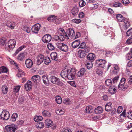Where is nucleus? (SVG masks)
<instances>
[{
  "instance_id": "49",
  "label": "nucleus",
  "mask_w": 132,
  "mask_h": 132,
  "mask_svg": "<svg viewBox=\"0 0 132 132\" xmlns=\"http://www.w3.org/2000/svg\"><path fill=\"white\" fill-rule=\"evenodd\" d=\"M51 62L50 59L49 57H46L44 59V62L46 64H48Z\"/></svg>"
},
{
  "instance_id": "44",
  "label": "nucleus",
  "mask_w": 132,
  "mask_h": 132,
  "mask_svg": "<svg viewBox=\"0 0 132 132\" xmlns=\"http://www.w3.org/2000/svg\"><path fill=\"white\" fill-rule=\"evenodd\" d=\"M47 47L48 49L50 50H53L55 48L54 45L51 43H48L47 45Z\"/></svg>"
},
{
  "instance_id": "32",
  "label": "nucleus",
  "mask_w": 132,
  "mask_h": 132,
  "mask_svg": "<svg viewBox=\"0 0 132 132\" xmlns=\"http://www.w3.org/2000/svg\"><path fill=\"white\" fill-rule=\"evenodd\" d=\"M112 103L109 102L107 103L105 105V109L107 111H109L111 109Z\"/></svg>"
},
{
  "instance_id": "26",
  "label": "nucleus",
  "mask_w": 132,
  "mask_h": 132,
  "mask_svg": "<svg viewBox=\"0 0 132 132\" xmlns=\"http://www.w3.org/2000/svg\"><path fill=\"white\" fill-rule=\"evenodd\" d=\"M86 71L85 69L83 68L80 69V71L77 73L78 77H80L83 76Z\"/></svg>"
},
{
  "instance_id": "46",
  "label": "nucleus",
  "mask_w": 132,
  "mask_h": 132,
  "mask_svg": "<svg viewBox=\"0 0 132 132\" xmlns=\"http://www.w3.org/2000/svg\"><path fill=\"white\" fill-rule=\"evenodd\" d=\"M105 83L107 86H110L112 84V82L111 80L110 79H108L105 81Z\"/></svg>"
},
{
  "instance_id": "33",
  "label": "nucleus",
  "mask_w": 132,
  "mask_h": 132,
  "mask_svg": "<svg viewBox=\"0 0 132 132\" xmlns=\"http://www.w3.org/2000/svg\"><path fill=\"white\" fill-rule=\"evenodd\" d=\"M24 53H20L18 56L17 59L18 61H22L24 58Z\"/></svg>"
},
{
  "instance_id": "2",
  "label": "nucleus",
  "mask_w": 132,
  "mask_h": 132,
  "mask_svg": "<svg viewBox=\"0 0 132 132\" xmlns=\"http://www.w3.org/2000/svg\"><path fill=\"white\" fill-rule=\"evenodd\" d=\"M16 43V42L15 40L11 39L9 40L6 43L5 47L11 51L14 48ZM9 51H10L9 50Z\"/></svg>"
},
{
  "instance_id": "13",
  "label": "nucleus",
  "mask_w": 132,
  "mask_h": 132,
  "mask_svg": "<svg viewBox=\"0 0 132 132\" xmlns=\"http://www.w3.org/2000/svg\"><path fill=\"white\" fill-rule=\"evenodd\" d=\"M25 64L26 67L28 68H31L33 65V62L30 59H27L25 61Z\"/></svg>"
},
{
  "instance_id": "51",
  "label": "nucleus",
  "mask_w": 132,
  "mask_h": 132,
  "mask_svg": "<svg viewBox=\"0 0 132 132\" xmlns=\"http://www.w3.org/2000/svg\"><path fill=\"white\" fill-rule=\"evenodd\" d=\"M6 39L5 38H2L0 39V44L2 45L4 44Z\"/></svg>"
},
{
  "instance_id": "41",
  "label": "nucleus",
  "mask_w": 132,
  "mask_h": 132,
  "mask_svg": "<svg viewBox=\"0 0 132 132\" xmlns=\"http://www.w3.org/2000/svg\"><path fill=\"white\" fill-rule=\"evenodd\" d=\"M43 116L45 117H50L51 115V113L47 110H44L42 112Z\"/></svg>"
},
{
  "instance_id": "62",
  "label": "nucleus",
  "mask_w": 132,
  "mask_h": 132,
  "mask_svg": "<svg viewBox=\"0 0 132 132\" xmlns=\"http://www.w3.org/2000/svg\"><path fill=\"white\" fill-rule=\"evenodd\" d=\"M127 66L129 67H132V60L129 61L127 64Z\"/></svg>"
},
{
  "instance_id": "28",
  "label": "nucleus",
  "mask_w": 132,
  "mask_h": 132,
  "mask_svg": "<svg viewBox=\"0 0 132 132\" xmlns=\"http://www.w3.org/2000/svg\"><path fill=\"white\" fill-rule=\"evenodd\" d=\"M51 58L53 60L57 61L58 60L57 54L56 52H54L50 54Z\"/></svg>"
},
{
  "instance_id": "36",
  "label": "nucleus",
  "mask_w": 132,
  "mask_h": 132,
  "mask_svg": "<svg viewBox=\"0 0 132 132\" xmlns=\"http://www.w3.org/2000/svg\"><path fill=\"white\" fill-rule=\"evenodd\" d=\"M8 71L7 69L4 66H2L0 67V74L2 73H6Z\"/></svg>"
},
{
  "instance_id": "39",
  "label": "nucleus",
  "mask_w": 132,
  "mask_h": 132,
  "mask_svg": "<svg viewBox=\"0 0 132 132\" xmlns=\"http://www.w3.org/2000/svg\"><path fill=\"white\" fill-rule=\"evenodd\" d=\"M43 119V118L41 116H36L34 117V120L36 122H38L41 121Z\"/></svg>"
},
{
  "instance_id": "23",
  "label": "nucleus",
  "mask_w": 132,
  "mask_h": 132,
  "mask_svg": "<svg viewBox=\"0 0 132 132\" xmlns=\"http://www.w3.org/2000/svg\"><path fill=\"white\" fill-rule=\"evenodd\" d=\"M79 11L78 8L76 6L73 7L71 11V13L74 16L78 14Z\"/></svg>"
},
{
  "instance_id": "9",
  "label": "nucleus",
  "mask_w": 132,
  "mask_h": 132,
  "mask_svg": "<svg viewBox=\"0 0 132 132\" xmlns=\"http://www.w3.org/2000/svg\"><path fill=\"white\" fill-rule=\"evenodd\" d=\"M51 35L49 34H46L43 36L42 40L44 43H47L51 41Z\"/></svg>"
},
{
  "instance_id": "5",
  "label": "nucleus",
  "mask_w": 132,
  "mask_h": 132,
  "mask_svg": "<svg viewBox=\"0 0 132 132\" xmlns=\"http://www.w3.org/2000/svg\"><path fill=\"white\" fill-rule=\"evenodd\" d=\"M106 63V61L105 60L100 59L96 60L95 64L97 67H100L103 68L105 67Z\"/></svg>"
},
{
  "instance_id": "37",
  "label": "nucleus",
  "mask_w": 132,
  "mask_h": 132,
  "mask_svg": "<svg viewBox=\"0 0 132 132\" xmlns=\"http://www.w3.org/2000/svg\"><path fill=\"white\" fill-rule=\"evenodd\" d=\"M2 93L4 94H6L8 91V88L7 87L5 86H3L2 87Z\"/></svg>"
},
{
  "instance_id": "59",
  "label": "nucleus",
  "mask_w": 132,
  "mask_h": 132,
  "mask_svg": "<svg viewBox=\"0 0 132 132\" xmlns=\"http://www.w3.org/2000/svg\"><path fill=\"white\" fill-rule=\"evenodd\" d=\"M122 107L121 106H119L117 109V113H120L122 111Z\"/></svg>"
},
{
  "instance_id": "12",
  "label": "nucleus",
  "mask_w": 132,
  "mask_h": 132,
  "mask_svg": "<svg viewBox=\"0 0 132 132\" xmlns=\"http://www.w3.org/2000/svg\"><path fill=\"white\" fill-rule=\"evenodd\" d=\"M44 58V56L43 55L40 54L38 55L36 58L37 64L38 65H40L43 61Z\"/></svg>"
},
{
  "instance_id": "61",
  "label": "nucleus",
  "mask_w": 132,
  "mask_h": 132,
  "mask_svg": "<svg viewBox=\"0 0 132 132\" xmlns=\"http://www.w3.org/2000/svg\"><path fill=\"white\" fill-rule=\"evenodd\" d=\"M122 2L123 4H127L129 3V0H122Z\"/></svg>"
},
{
  "instance_id": "8",
  "label": "nucleus",
  "mask_w": 132,
  "mask_h": 132,
  "mask_svg": "<svg viewBox=\"0 0 132 132\" xmlns=\"http://www.w3.org/2000/svg\"><path fill=\"white\" fill-rule=\"evenodd\" d=\"M41 27V25L39 23L33 25L31 28L32 31L34 33L37 34L38 32Z\"/></svg>"
},
{
  "instance_id": "35",
  "label": "nucleus",
  "mask_w": 132,
  "mask_h": 132,
  "mask_svg": "<svg viewBox=\"0 0 132 132\" xmlns=\"http://www.w3.org/2000/svg\"><path fill=\"white\" fill-rule=\"evenodd\" d=\"M123 22L125 23V27L126 29H127L128 28L130 27V24L128 20V19H125Z\"/></svg>"
},
{
  "instance_id": "19",
  "label": "nucleus",
  "mask_w": 132,
  "mask_h": 132,
  "mask_svg": "<svg viewBox=\"0 0 132 132\" xmlns=\"http://www.w3.org/2000/svg\"><path fill=\"white\" fill-rule=\"evenodd\" d=\"M95 57V55L92 53H89L87 56V59L91 62L94 60Z\"/></svg>"
},
{
  "instance_id": "27",
  "label": "nucleus",
  "mask_w": 132,
  "mask_h": 132,
  "mask_svg": "<svg viewBox=\"0 0 132 132\" xmlns=\"http://www.w3.org/2000/svg\"><path fill=\"white\" fill-rule=\"evenodd\" d=\"M109 92L110 94H113L116 92V89L114 85L110 86L109 89Z\"/></svg>"
},
{
  "instance_id": "56",
  "label": "nucleus",
  "mask_w": 132,
  "mask_h": 132,
  "mask_svg": "<svg viewBox=\"0 0 132 132\" xmlns=\"http://www.w3.org/2000/svg\"><path fill=\"white\" fill-rule=\"evenodd\" d=\"M44 127L43 123L42 122H40L37 126V128L39 129L43 128Z\"/></svg>"
},
{
  "instance_id": "52",
  "label": "nucleus",
  "mask_w": 132,
  "mask_h": 132,
  "mask_svg": "<svg viewBox=\"0 0 132 132\" xmlns=\"http://www.w3.org/2000/svg\"><path fill=\"white\" fill-rule=\"evenodd\" d=\"M113 6L115 7H122V6L121 3L119 2H116L113 5Z\"/></svg>"
},
{
  "instance_id": "45",
  "label": "nucleus",
  "mask_w": 132,
  "mask_h": 132,
  "mask_svg": "<svg viewBox=\"0 0 132 132\" xmlns=\"http://www.w3.org/2000/svg\"><path fill=\"white\" fill-rule=\"evenodd\" d=\"M20 87V86L19 85L15 86L13 89V92L14 93L18 92L19 90Z\"/></svg>"
},
{
  "instance_id": "40",
  "label": "nucleus",
  "mask_w": 132,
  "mask_h": 132,
  "mask_svg": "<svg viewBox=\"0 0 132 132\" xmlns=\"http://www.w3.org/2000/svg\"><path fill=\"white\" fill-rule=\"evenodd\" d=\"M55 100L56 102L59 104H60L62 103V99L61 98L60 96H57L55 98Z\"/></svg>"
},
{
  "instance_id": "11",
  "label": "nucleus",
  "mask_w": 132,
  "mask_h": 132,
  "mask_svg": "<svg viewBox=\"0 0 132 132\" xmlns=\"http://www.w3.org/2000/svg\"><path fill=\"white\" fill-rule=\"evenodd\" d=\"M75 34L74 31L72 28H70L69 29L67 30V39H69V38L68 37V35L69 37L73 38L74 37Z\"/></svg>"
},
{
  "instance_id": "48",
  "label": "nucleus",
  "mask_w": 132,
  "mask_h": 132,
  "mask_svg": "<svg viewBox=\"0 0 132 132\" xmlns=\"http://www.w3.org/2000/svg\"><path fill=\"white\" fill-rule=\"evenodd\" d=\"M85 4V2L83 0H81L79 2V6L81 7L84 6Z\"/></svg>"
},
{
  "instance_id": "7",
  "label": "nucleus",
  "mask_w": 132,
  "mask_h": 132,
  "mask_svg": "<svg viewBox=\"0 0 132 132\" xmlns=\"http://www.w3.org/2000/svg\"><path fill=\"white\" fill-rule=\"evenodd\" d=\"M132 34V28L129 29L127 32L126 35L129 36ZM127 44L129 45L132 43V35L131 36L129 37L126 42Z\"/></svg>"
},
{
  "instance_id": "64",
  "label": "nucleus",
  "mask_w": 132,
  "mask_h": 132,
  "mask_svg": "<svg viewBox=\"0 0 132 132\" xmlns=\"http://www.w3.org/2000/svg\"><path fill=\"white\" fill-rule=\"evenodd\" d=\"M26 31L27 32L29 33L30 32V28L28 27H26Z\"/></svg>"
},
{
  "instance_id": "57",
  "label": "nucleus",
  "mask_w": 132,
  "mask_h": 132,
  "mask_svg": "<svg viewBox=\"0 0 132 132\" xmlns=\"http://www.w3.org/2000/svg\"><path fill=\"white\" fill-rule=\"evenodd\" d=\"M68 82L70 84L71 86L73 87H76V85L75 82L73 81H68Z\"/></svg>"
},
{
  "instance_id": "16",
  "label": "nucleus",
  "mask_w": 132,
  "mask_h": 132,
  "mask_svg": "<svg viewBox=\"0 0 132 132\" xmlns=\"http://www.w3.org/2000/svg\"><path fill=\"white\" fill-rule=\"evenodd\" d=\"M25 88L27 91H29L32 88V82L31 81H29L25 84L24 85Z\"/></svg>"
},
{
  "instance_id": "55",
  "label": "nucleus",
  "mask_w": 132,
  "mask_h": 132,
  "mask_svg": "<svg viewBox=\"0 0 132 132\" xmlns=\"http://www.w3.org/2000/svg\"><path fill=\"white\" fill-rule=\"evenodd\" d=\"M132 58V54L128 53L126 56V58L127 60H129L130 59Z\"/></svg>"
},
{
  "instance_id": "38",
  "label": "nucleus",
  "mask_w": 132,
  "mask_h": 132,
  "mask_svg": "<svg viewBox=\"0 0 132 132\" xmlns=\"http://www.w3.org/2000/svg\"><path fill=\"white\" fill-rule=\"evenodd\" d=\"M56 113L59 115L63 114L64 113V111L62 109H57L55 111Z\"/></svg>"
},
{
  "instance_id": "17",
  "label": "nucleus",
  "mask_w": 132,
  "mask_h": 132,
  "mask_svg": "<svg viewBox=\"0 0 132 132\" xmlns=\"http://www.w3.org/2000/svg\"><path fill=\"white\" fill-rule=\"evenodd\" d=\"M50 79L52 82L56 84H59L60 80L58 78L55 76H51L50 77Z\"/></svg>"
},
{
  "instance_id": "60",
  "label": "nucleus",
  "mask_w": 132,
  "mask_h": 132,
  "mask_svg": "<svg viewBox=\"0 0 132 132\" xmlns=\"http://www.w3.org/2000/svg\"><path fill=\"white\" fill-rule=\"evenodd\" d=\"M86 45V44L85 42H82L80 44L79 48H84L85 47Z\"/></svg>"
},
{
  "instance_id": "63",
  "label": "nucleus",
  "mask_w": 132,
  "mask_h": 132,
  "mask_svg": "<svg viewBox=\"0 0 132 132\" xmlns=\"http://www.w3.org/2000/svg\"><path fill=\"white\" fill-rule=\"evenodd\" d=\"M85 16V14L83 12H81L79 14V17L80 18H82Z\"/></svg>"
},
{
  "instance_id": "21",
  "label": "nucleus",
  "mask_w": 132,
  "mask_h": 132,
  "mask_svg": "<svg viewBox=\"0 0 132 132\" xmlns=\"http://www.w3.org/2000/svg\"><path fill=\"white\" fill-rule=\"evenodd\" d=\"M80 43V42L79 40H76L73 42L72 43V47L76 48L78 47Z\"/></svg>"
},
{
  "instance_id": "22",
  "label": "nucleus",
  "mask_w": 132,
  "mask_h": 132,
  "mask_svg": "<svg viewBox=\"0 0 132 132\" xmlns=\"http://www.w3.org/2000/svg\"><path fill=\"white\" fill-rule=\"evenodd\" d=\"M116 18L117 21L119 22H123L125 19H126L121 15L120 14L117 15Z\"/></svg>"
},
{
  "instance_id": "58",
  "label": "nucleus",
  "mask_w": 132,
  "mask_h": 132,
  "mask_svg": "<svg viewBox=\"0 0 132 132\" xmlns=\"http://www.w3.org/2000/svg\"><path fill=\"white\" fill-rule=\"evenodd\" d=\"M119 78V77L118 76L112 79L113 83H115L117 82Z\"/></svg>"
},
{
  "instance_id": "29",
  "label": "nucleus",
  "mask_w": 132,
  "mask_h": 132,
  "mask_svg": "<svg viewBox=\"0 0 132 132\" xmlns=\"http://www.w3.org/2000/svg\"><path fill=\"white\" fill-rule=\"evenodd\" d=\"M93 110L92 108V107L90 106H88L86 107L85 109V112L87 113H91L93 111Z\"/></svg>"
},
{
  "instance_id": "30",
  "label": "nucleus",
  "mask_w": 132,
  "mask_h": 132,
  "mask_svg": "<svg viewBox=\"0 0 132 132\" xmlns=\"http://www.w3.org/2000/svg\"><path fill=\"white\" fill-rule=\"evenodd\" d=\"M102 108L100 106H98L95 109V112L96 114H99L102 113L103 112Z\"/></svg>"
},
{
  "instance_id": "53",
  "label": "nucleus",
  "mask_w": 132,
  "mask_h": 132,
  "mask_svg": "<svg viewBox=\"0 0 132 132\" xmlns=\"http://www.w3.org/2000/svg\"><path fill=\"white\" fill-rule=\"evenodd\" d=\"M72 21L75 23L78 24L81 22V20L79 19H75L72 20Z\"/></svg>"
},
{
  "instance_id": "3",
  "label": "nucleus",
  "mask_w": 132,
  "mask_h": 132,
  "mask_svg": "<svg viewBox=\"0 0 132 132\" xmlns=\"http://www.w3.org/2000/svg\"><path fill=\"white\" fill-rule=\"evenodd\" d=\"M125 81L126 79L125 78H122L118 86L119 90H125L128 87V86H124Z\"/></svg>"
},
{
  "instance_id": "54",
  "label": "nucleus",
  "mask_w": 132,
  "mask_h": 132,
  "mask_svg": "<svg viewBox=\"0 0 132 132\" xmlns=\"http://www.w3.org/2000/svg\"><path fill=\"white\" fill-rule=\"evenodd\" d=\"M86 67L88 69H89L92 68L93 67V64L92 62L89 63V62L87 63L86 64Z\"/></svg>"
},
{
  "instance_id": "10",
  "label": "nucleus",
  "mask_w": 132,
  "mask_h": 132,
  "mask_svg": "<svg viewBox=\"0 0 132 132\" xmlns=\"http://www.w3.org/2000/svg\"><path fill=\"white\" fill-rule=\"evenodd\" d=\"M57 47L63 52H66V45L63 43H57L56 44Z\"/></svg>"
},
{
  "instance_id": "25",
  "label": "nucleus",
  "mask_w": 132,
  "mask_h": 132,
  "mask_svg": "<svg viewBox=\"0 0 132 132\" xmlns=\"http://www.w3.org/2000/svg\"><path fill=\"white\" fill-rule=\"evenodd\" d=\"M78 55L79 57L80 58L84 57L86 55L85 52L83 50H79L78 51Z\"/></svg>"
},
{
  "instance_id": "20",
  "label": "nucleus",
  "mask_w": 132,
  "mask_h": 132,
  "mask_svg": "<svg viewBox=\"0 0 132 132\" xmlns=\"http://www.w3.org/2000/svg\"><path fill=\"white\" fill-rule=\"evenodd\" d=\"M43 80V82L46 85H48L49 81L47 75H44L42 76Z\"/></svg>"
},
{
  "instance_id": "1",
  "label": "nucleus",
  "mask_w": 132,
  "mask_h": 132,
  "mask_svg": "<svg viewBox=\"0 0 132 132\" xmlns=\"http://www.w3.org/2000/svg\"><path fill=\"white\" fill-rule=\"evenodd\" d=\"M66 38V34L64 30L62 28H60L58 30L56 33V35L54 37V39L58 41H63Z\"/></svg>"
},
{
  "instance_id": "18",
  "label": "nucleus",
  "mask_w": 132,
  "mask_h": 132,
  "mask_svg": "<svg viewBox=\"0 0 132 132\" xmlns=\"http://www.w3.org/2000/svg\"><path fill=\"white\" fill-rule=\"evenodd\" d=\"M6 25L7 27L11 29H14L15 26V23L12 21H8L6 23Z\"/></svg>"
},
{
  "instance_id": "42",
  "label": "nucleus",
  "mask_w": 132,
  "mask_h": 132,
  "mask_svg": "<svg viewBox=\"0 0 132 132\" xmlns=\"http://www.w3.org/2000/svg\"><path fill=\"white\" fill-rule=\"evenodd\" d=\"M61 76L63 78H66V71L65 69H63L61 73Z\"/></svg>"
},
{
  "instance_id": "43",
  "label": "nucleus",
  "mask_w": 132,
  "mask_h": 132,
  "mask_svg": "<svg viewBox=\"0 0 132 132\" xmlns=\"http://www.w3.org/2000/svg\"><path fill=\"white\" fill-rule=\"evenodd\" d=\"M18 71L19 72L17 74V76L18 77H22V76L24 75L25 73L24 72L21 70H19Z\"/></svg>"
},
{
  "instance_id": "47",
  "label": "nucleus",
  "mask_w": 132,
  "mask_h": 132,
  "mask_svg": "<svg viewBox=\"0 0 132 132\" xmlns=\"http://www.w3.org/2000/svg\"><path fill=\"white\" fill-rule=\"evenodd\" d=\"M56 18V16L54 15L51 16L47 18V20L49 21L54 22L55 18Z\"/></svg>"
},
{
  "instance_id": "4",
  "label": "nucleus",
  "mask_w": 132,
  "mask_h": 132,
  "mask_svg": "<svg viewBox=\"0 0 132 132\" xmlns=\"http://www.w3.org/2000/svg\"><path fill=\"white\" fill-rule=\"evenodd\" d=\"M67 72L68 73L67 78L69 80H72L75 79L76 72L74 69H71L69 71L68 69Z\"/></svg>"
},
{
  "instance_id": "14",
  "label": "nucleus",
  "mask_w": 132,
  "mask_h": 132,
  "mask_svg": "<svg viewBox=\"0 0 132 132\" xmlns=\"http://www.w3.org/2000/svg\"><path fill=\"white\" fill-rule=\"evenodd\" d=\"M7 132H14L16 130L15 125L7 126L6 127Z\"/></svg>"
},
{
  "instance_id": "6",
  "label": "nucleus",
  "mask_w": 132,
  "mask_h": 132,
  "mask_svg": "<svg viewBox=\"0 0 132 132\" xmlns=\"http://www.w3.org/2000/svg\"><path fill=\"white\" fill-rule=\"evenodd\" d=\"M0 116L1 119L5 120H8L9 118L10 114L8 111L4 110L1 114Z\"/></svg>"
},
{
  "instance_id": "34",
  "label": "nucleus",
  "mask_w": 132,
  "mask_h": 132,
  "mask_svg": "<svg viewBox=\"0 0 132 132\" xmlns=\"http://www.w3.org/2000/svg\"><path fill=\"white\" fill-rule=\"evenodd\" d=\"M18 117V114L16 113H14L12 115L11 117V121L12 122L15 121L16 118Z\"/></svg>"
},
{
  "instance_id": "50",
  "label": "nucleus",
  "mask_w": 132,
  "mask_h": 132,
  "mask_svg": "<svg viewBox=\"0 0 132 132\" xmlns=\"http://www.w3.org/2000/svg\"><path fill=\"white\" fill-rule=\"evenodd\" d=\"M61 22V19L57 18L56 16L54 22L56 24H59Z\"/></svg>"
},
{
  "instance_id": "31",
  "label": "nucleus",
  "mask_w": 132,
  "mask_h": 132,
  "mask_svg": "<svg viewBox=\"0 0 132 132\" xmlns=\"http://www.w3.org/2000/svg\"><path fill=\"white\" fill-rule=\"evenodd\" d=\"M45 123L48 127H51L53 125V121L50 119H47L45 120Z\"/></svg>"
},
{
  "instance_id": "24",
  "label": "nucleus",
  "mask_w": 132,
  "mask_h": 132,
  "mask_svg": "<svg viewBox=\"0 0 132 132\" xmlns=\"http://www.w3.org/2000/svg\"><path fill=\"white\" fill-rule=\"evenodd\" d=\"M113 68L114 69L113 70V72L114 74L117 73L119 71L120 68L118 65L117 64H114L113 65Z\"/></svg>"
},
{
  "instance_id": "15",
  "label": "nucleus",
  "mask_w": 132,
  "mask_h": 132,
  "mask_svg": "<svg viewBox=\"0 0 132 132\" xmlns=\"http://www.w3.org/2000/svg\"><path fill=\"white\" fill-rule=\"evenodd\" d=\"M41 80L40 77L38 75H34L32 77V80L35 83L39 82Z\"/></svg>"
}]
</instances>
